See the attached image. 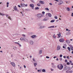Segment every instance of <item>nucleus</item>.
Returning a JSON list of instances; mask_svg holds the SVG:
<instances>
[{
	"label": "nucleus",
	"instance_id": "30",
	"mask_svg": "<svg viewBox=\"0 0 73 73\" xmlns=\"http://www.w3.org/2000/svg\"><path fill=\"white\" fill-rule=\"evenodd\" d=\"M44 9H45V10H47V11H49V9H48V8H45Z\"/></svg>",
	"mask_w": 73,
	"mask_h": 73
},
{
	"label": "nucleus",
	"instance_id": "45",
	"mask_svg": "<svg viewBox=\"0 0 73 73\" xmlns=\"http://www.w3.org/2000/svg\"><path fill=\"white\" fill-rule=\"evenodd\" d=\"M41 70H37V72H41Z\"/></svg>",
	"mask_w": 73,
	"mask_h": 73
},
{
	"label": "nucleus",
	"instance_id": "44",
	"mask_svg": "<svg viewBox=\"0 0 73 73\" xmlns=\"http://www.w3.org/2000/svg\"><path fill=\"white\" fill-rule=\"evenodd\" d=\"M65 62H68V60H65Z\"/></svg>",
	"mask_w": 73,
	"mask_h": 73
},
{
	"label": "nucleus",
	"instance_id": "42",
	"mask_svg": "<svg viewBox=\"0 0 73 73\" xmlns=\"http://www.w3.org/2000/svg\"><path fill=\"white\" fill-rule=\"evenodd\" d=\"M42 13L43 14V15H44V14H45V12L44 11H42Z\"/></svg>",
	"mask_w": 73,
	"mask_h": 73
},
{
	"label": "nucleus",
	"instance_id": "60",
	"mask_svg": "<svg viewBox=\"0 0 73 73\" xmlns=\"http://www.w3.org/2000/svg\"><path fill=\"white\" fill-rule=\"evenodd\" d=\"M63 58H66V56H63Z\"/></svg>",
	"mask_w": 73,
	"mask_h": 73
},
{
	"label": "nucleus",
	"instance_id": "55",
	"mask_svg": "<svg viewBox=\"0 0 73 73\" xmlns=\"http://www.w3.org/2000/svg\"><path fill=\"white\" fill-rule=\"evenodd\" d=\"M19 68L20 69H21V66H19Z\"/></svg>",
	"mask_w": 73,
	"mask_h": 73
},
{
	"label": "nucleus",
	"instance_id": "25",
	"mask_svg": "<svg viewBox=\"0 0 73 73\" xmlns=\"http://www.w3.org/2000/svg\"><path fill=\"white\" fill-rule=\"evenodd\" d=\"M42 71V72H45L46 71H45V69H43Z\"/></svg>",
	"mask_w": 73,
	"mask_h": 73
},
{
	"label": "nucleus",
	"instance_id": "3",
	"mask_svg": "<svg viewBox=\"0 0 73 73\" xmlns=\"http://www.w3.org/2000/svg\"><path fill=\"white\" fill-rule=\"evenodd\" d=\"M37 16L39 18H41L42 17V15L41 14H38L37 15Z\"/></svg>",
	"mask_w": 73,
	"mask_h": 73
},
{
	"label": "nucleus",
	"instance_id": "41",
	"mask_svg": "<svg viewBox=\"0 0 73 73\" xmlns=\"http://www.w3.org/2000/svg\"><path fill=\"white\" fill-rule=\"evenodd\" d=\"M60 57H62V54H60Z\"/></svg>",
	"mask_w": 73,
	"mask_h": 73
},
{
	"label": "nucleus",
	"instance_id": "2",
	"mask_svg": "<svg viewBox=\"0 0 73 73\" xmlns=\"http://www.w3.org/2000/svg\"><path fill=\"white\" fill-rule=\"evenodd\" d=\"M20 5L22 7H27L28 5H27V4H25L24 3H21Z\"/></svg>",
	"mask_w": 73,
	"mask_h": 73
},
{
	"label": "nucleus",
	"instance_id": "29",
	"mask_svg": "<svg viewBox=\"0 0 73 73\" xmlns=\"http://www.w3.org/2000/svg\"><path fill=\"white\" fill-rule=\"evenodd\" d=\"M24 41H26V42H27V41H28V40L27 39H25V38L24 39Z\"/></svg>",
	"mask_w": 73,
	"mask_h": 73
},
{
	"label": "nucleus",
	"instance_id": "50",
	"mask_svg": "<svg viewBox=\"0 0 73 73\" xmlns=\"http://www.w3.org/2000/svg\"><path fill=\"white\" fill-rule=\"evenodd\" d=\"M51 28H54V26H51Z\"/></svg>",
	"mask_w": 73,
	"mask_h": 73
},
{
	"label": "nucleus",
	"instance_id": "64",
	"mask_svg": "<svg viewBox=\"0 0 73 73\" xmlns=\"http://www.w3.org/2000/svg\"><path fill=\"white\" fill-rule=\"evenodd\" d=\"M63 48H65V46H63Z\"/></svg>",
	"mask_w": 73,
	"mask_h": 73
},
{
	"label": "nucleus",
	"instance_id": "34",
	"mask_svg": "<svg viewBox=\"0 0 73 73\" xmlns=\"http://www.w3.org/2000/svg\"><path fill=\"white\" fill-rule=\"evenodd\" d=\"M33 61H34V62H35V61H36V60H35V58H33Z\"/></svg>",
	"mask_w": 73,
	"mask_h": 73
},
{
	"label": "nucleus",
	"instance_id": "9",
	"mask_svg": "<svg viewBox=\"0 0 73 73\" xmlns=\"http://www.w3.org/2000/svg\"><path fill=\"white\" fill-rule=\"evenodd\" d=\"M11 64H12L13 66L14 67H15V63L14 62H11Z\"/></svg>",
	"mask_w": 73,
	"mask_h": 73
},
{
	"label": "nucleus",
	"instance_id": "62",
	"mask_svg": "<svg viewBox=\"0 0 73 73\" xmlns=\"http://www.w3.org/2000/svg\"><path fill=\"white\" fill-rule=\"evenodd\" d=\"M19 43L17 42H15V44H18V43Z\"/></svg>",
	"mask_w": 73,
	"mask_h": 73
},
{
	"label": "nucleus",
	"instance_id": "17",
	"mask_svg": "<svg viewBox=\"0 0 73 73\" xmlns=\"http://www.w3.org/2000/svg\"><path fill=\"white\" fill-rule=\"evenodd\" d=\"M63 3V1H60V3H58V5H60L61 4H62Z\"/></svg>",
	"mask_w": 73,
	"mask_h": 73
},
{
	"label": "nucleus",
	"instance_id": "16",
	"mask_svg": "<svg viewBox=\"0 0 73 73\" xmlns=\"http://www.w3.org/2000/svg\"><path fill=\"white\" fill-rule=\"evenodd\" d=\"M30 44L31 45H33V42L32 40H30Z\"/></svg>",
	"mask_w": 73,
	"mask_h": 73
},
{
	"label": "nucleus",
	"instance_id": "27",
	"mask_svg": "<svg viewBox=\"0 0 73 73\" xmlns=\"http://www.w3.org/2000/svg\"><path fill=\"white\" fill-rule=\"evenodd\" d=\"M70 48H71V50H73V46H72L70 47Z\"/></svg>",
	"mask_w": 73,
	"mask_h": 73
},
{
	"label": "nucleus",
	"instance_id": "51",
	"mask_svg": "<svg viewBox=\"0 0 73 73\" xmlns=\"http://www.w3.org/2000/svg\"><path fill=\"white\" fill-rule=\"evenodd\" d=\"M71 16L73 17V13H72L71 14Z\"/></svg>",
	"mask_w": 73,
	"mask_h": 73
},
{
	"label": "nucleus",
	"instance_id": "35",
	"mask_svg": "<svg viewBox=\"0 0 73 73\" xmlns=\"http://www.w3.org/2000/svg\"><path fill=\"white\" fill-rule=\"evenodd\" d=\"M18 45H19V46L20 47H21V45L19 43H18Z\"/></svg>",
	"mask_w": 73,
	"mask_h": 73
},
{
	"label": "nucleus",
	"instance_id": "1",
	"mask_svg": "<svg viewBox=\"0 0 73 73\" xmlns=\"http://www.w3.org/2000/svg\"><path fill=\"white\" fill-rule=\"evenodd\" d=\"M68 69H69L68 70ZM64 70H68L67 71H66V72H68V70H71V68H70V67H67L66 66L65 67V68L64 69Z\"/></svg>",
	"mask_w": 73,
	"mask_h": 73
},
{
	"label": "nucleus",
	"instance_id": "48",
	"mask_svg": "<svg viewBox=\"0 0 73 73\" xmlns=\"http://www.w3.org/2000/svg\"><path fill=\"white\" fill-rule=\"evenodd\" d=\"M59 60L60 61H62V58H60Z\"/></svg>",
	"mask_w": 73,
	"mask_h": 73
},
{
	"label": "nucleus",
	"instance_id": "24",
	"mask_svg": "<svg viewBox=\"0 0 73 73\" xmlns=\"http://www.w3.org/2000/svg\"><path fill=\"white\" fill-rule=\"evenodd\" d=\"M39 9V8L38 7H37L35 8V10H37V9Z\"/></svg>",
	"mask_w": 73,
	"mask_h": 73
},
{
	"label": "nucleus",
	"instance_id": "54",
	"mask_svg": "<svg viewBox=\"0 0 73 73\" xmlns=\"http://www.w3.org/2000/svg\"><path fill=\"white\" fill-rule=\"evenodd\" d=\"M27 11H30V9H27Z\"/></svg>",
	"mask_w": 73,
	"mask_h": 73
},
{
	"label": "nucleus",
	"instance_id": "52",
	"mask_svg": "<svg viewBox=\"0 0 73 73\" xmlns=\"http://www.w3.org/2000/svg\"><path fill=\"white\" fill-rule=\"evenodd\" d=\"M66 57H67V58H68V59H69V58H69V56H67Z\"/></svg>",
	"mask_w": 73,
	"mask_h": 73
},
{
	"label": "nucleus",
	"instance_id": "23",
	"mask_svg": "<svg viewBox=\"0 0 73 73\" xmlns=\"http://www.w3.org/2000/svg\"><path fill=\"white\" fill-rule=\"evenodd\" d=\"M55 21L54 20H52L51 21H50V23H54V21Z\"/></svg>",
	"mask_w": 73,
	"mask_h": 73
},
{
	"label": "nucleus",
	"instance_id": "46",
	"mask_svg": "<svg viewBox=\"0 0 73 73\" xmlns=\"http://www.w3.org/2000/svg\"><path fill=\"white\" fill-rule=\"evenodd\" d=\"M46 58H49V57L46 56Z\"/></svg>",
	"mask_w": 73,
	"mask_h": 73
},
{
	"label": "nucleus",
	"instance_id": "8",
	"mask_svg": "<svg viewBox=\"0 0 73 73\" xmlns=\"http://www.w3.org/2000/svg\"><path fill=\"white\" fill-rule=\"evenodd\" d=\"M31 38H35V37H36L37 36L35 35H32L31 36Z\"/></svg>",
	"mask_w": 73,
	"mask_h": 73
},
{
	"label": "nucleus",
	"instance_id": "43",
	"mask_svg": "<svg viewBox=\"0 0 73 73\" xmlns=\"http://www.w3.org/2000/svg\"><path fill=\"white\" fill-rule=\"evenodd\" d=\"M49 5H52V3H50L49 4Z\"/></svg>",
	"mask_w": 73,
	"mask_h": 73
},
{
	"label": "nucleus",
	"instance_id": "18",
	"mask_svg": "<svg viewBox=\"0 0 73 73\" xmlns=\"http://www.w3.org/2000/svg\"><path fill=\"white\" fill-rule=\"evenodd\" d=\"M60 49V46H58L57 47V50H59Z\"/></svg>",
	"mask_w": 73,
	"mask_h": 73
},
{
	"label": "nucleus",
	"instance_id": "20",
	"mask_svg": "<svg viewBox=\"0 0 73 73\" xmlns=\"http://www.w3.org/2000/svg\"><path fill=\"white\" fill-rule=\"evenodd\" d=\"M66 9L67 11H70V9L69 7H66Z\"/></svg>",
	"mask_w": 73,
	"mask_h": 73
},
{
	"label": "nucleus",
	"instance_id": "21",
	"mask_svg": "<svg viewBox=\"0 0 73 73\" xmlns=\"http://www.w3.org/2000/svg\"><path fill=\"white\" fill-rule=\"evenodd\" d=\"M34 66L35 67L36 66V65H37V63H34Z\"/></svg>",
	"mask_w": 73,
	"mask_h": 73
},
{
	"label": "nucleus",
	"instance_id": "56",
	"mask_svg": "<svg viewBox=\"0 0 73 73\" xmlns=\"http://www.w3.org/2000/svg\"><path fill=\"white\" fill-rule=\"evenodd\" d=\"M50 69H51V71H53V70H54L52 69V68H51Z\"/></svg>",
	"mask_w": 73,
	"mask_h": 73
},
{
	"label": "nucleus",
	"instance_id": "15",
	"mask_svg": "<svg viewBox=\"0 0 73 73\" xmlns=\"http://www.w3.org/2000/svg\"><path fill=\"white\" fill-rule=\"evenodd\" d=\"M14 9L15 11H17L18 12H19V10H18L17 7H16V6L14 7Z\"/></svg>",
	"mask_w": 73,
	"mask_h": 73
},
{
	"label": "nucleus",
	"instance_id": "4",
	"mask_svg": "<svg viewBox=\"0 0 73 73\" xmlns=\"http://www.w3.org/2000/svg\"><path fill=\"white\" fill-rule=\"evenodd\" d=\"M29 6L30 7H31L32 9H34V7H35V5L33 4H30L29 5Z\"/></svg>",
	"mask_w": 73,
	"mask_h": 73
},
{
	"label": "nucleus",
	"instance_id": "5",
	"mask_svg": "<svg viewBox=\"0 0 73 73\" xmlns=\"http://www.w3.org/2000/svg\"><path fill=\"white\" fill-rule=\"evenodd\" d=\"M49 16V17H51L52 16V14L50 13H47L46 15V16L47 17V16Z\"/></svg>",
	"mask_w": 73,
	"mask_h": 73
},
{
	"label": "nucleus",
	"instance_id": "13",
	"mask_svg": "<svg viewBox=\"0 0 73 73\" xmlns=\"http://www.w3.org/2000/svg\"><path fill=\"white\" fill-rule=\"evenodd\" d=\"M44 28H45V26H42L40 27L39 28L40 29H42Z\"/></svg>",
	"mask_w": 73,
	"mask_h": 73
},
{
	"label": "nucleus",
	"instance_id": "22",
	"mask_svg": "<svg viewBox=\"0 0 73 73\" xmlns=\"http://www.w3.org/2000/svg\"><path fill=\"white\" fill-rule=\"evenodd\" d=\"M67 49H68V50H69V51H70V47H67Z\"/></svg>",
	"mask_w": 73,
	"mask_h": 73
},
{
	"label": "nucleus",
	"instance_id": "49",
	"mask_svg": "<svg viewBox=\"0 0 73 73\" xmlns=\"http://www.w3.org/2000/svg\"><path fill=\"white\" fill-rule=\"evenodd\" d=\"M64 66H67L66 64H64Z\"/></svg>",
	"mask_w": 73,
	"mask_h": 73
},
{
	"label": "nucleus",
	"instance_id": "38",
	"mask_svg": "<svg viewBox=\"0 0 73 73\" xmlns=\"http://www.w3.org/2000/svg\"><path fill=\"white\" fill-rule=\"evenodd\" d=\"M53 38H56V37L54 35H53Z\"/></svg>",
	"mask_w": 73,
	"mask_h": 73
},
{
	"label": "nucleus",
	"instance_id": "47",
	"mask_svg": "<svg viewBox=\"0 0 73 73\" xmlns=\"http://www.w3.org/2000/svg\"><path fill=\"white\" fill-rule=\"evenodd\" d=\"M18 7H19V8H21V6H20V5H18Z\"/></svg>",
	"mask_w": 73,
	"mask_h": 73
},
{
	"label": "nucleus",
	"instance_id": "19",
	"mask_svg": "<svg viewBox=\"0 0 73 73\" xmlns=\"http://www.w3.org/2000/svg\"><path fill=\"white\" fill-rule=\"evenodd\" d=\"M57 35H58L59 38L60 37H61V33H59V34H57Z\"/></svg>",
	"mask_w": 73,
	"mask_h": 73
},
{
	"label": "nucleus",
	"instance_id": "40",
	"mask_svg": "<svg viewBox=\"0 0 73 73\" xmlns=\"http://www.w3.org/2000/svg\"><path fill=\"white\" fill-rule=\"evenodd\" d=\"M22 36H23V37H25V35H22Z\"/></svg>",
	"mask_w": 73,
	"mask_h": 73
},
{
	"label": "nucleus",
	"instance_id": "58",
	"mask_svg": "<svg viewBox=\"0 0 73 73\" xmlns=\"http://www.w3.org/2000/svg\"><path fill=\"white\" fill-rule=\"evenodd\" d=\"M73 71H69V73H72V72Z\"/></svg>",
	"mask_w": 73,
	"mask_h": 73
},
{
	"label": "nucleus",
	"instance_id": "31",
	"mask_svg": "<svg viewBox=\"0 0 73 73\" xmlns=\"http://www.w3.org/2000/svg\"><path fill=\"white\" fill-rule=\"evenodd\" d=\"M42 50H40V51L39 52V53L40 54H41L42 53Z\"/></svg>",
	"mask_w": 73,
	"mask_h": 73
},
{
	"label": "nucleus",
	"instance_id": "14",
	"mask_svg": "<svg viewBox=\"0 0 73 73\" xmlns=\"http://www.w3.org/2000/svg\"><path fill=\"white\" fill-rule=\"evenodd\" d=\"M25 38L24 37H22L20 38V39L21 41H23V40L24 41V39H25Z\"/></svg>",
	"mask_w": 73,
	"mask_h": 73
},
{
	"label": "nucleus",
	"instance_id": "12",
	"mask_svg": "<svg viewBox=\"0 0 73 73\" xmlns=\"http://www.w3.org/2000/svg\"><path fill=\"white\" fill-rule=\"evenodd\" d=\"M66 42L67 44H69L70 42V40H66Z\"/></svg>",
	"mask_w": 73,
	"mask_h": 73
},
{
	"label": "nucleus",
	"instance_id": "53",
	"mask_svg": "<svg viewBox=\"0 0 73 73\" xmlns=\"http://www.w3.org/2000/svg\"><path fill=\"white\" fill-rule=\"evenodd\" d=\"M68 34H69V33H68V32H67L66 33V35H68Z\"/></svg>",
	"mask_w": 73,
	"mask_h": 73
},
{
	"label": "nucleus",
	"instance_id": "61",
	"mask_svg": "<svg viewBox=\"0 0 73 73\" xmlns=\"http://www.w3.org/2000/svg\"><path fill=\"white\" fill-rule=\"evenodd\" d=\"M51 64H52V65H54V63H52Z\"/></svg>",
	"mask_w": 73,
	"mask_h": 73
},
{
	"label": "nucleus",
	"instance_id": "33",
	"mask_svg": "<svg viewBox=\"0 0 73 73\" xmlns=\"http://www.w3.org/2000/svg\"><path fill=\"white\" fill-rule=\"evenodd\" d=\"M54 19H58V18H57V17L56 16H55L54 17Z\"/></svg>",
	"mask_w": 73,
	"mask_h": 73
},
{
	"label": "nucleus",
	"instance_id": "39",
	"mask_svg": "<svg viewBox=\"0 0 73 73\" xmlns=\"http://www.w3.org/2000/svg\"><path fill=\"white\" fill-rule=\"evenodd\" d=\"M42 25V24H41V23H39V25H39V26H41V25Z\"/></svg>",
	"mask_w": 73,
	"mask_h": 73
},
{
	"label": "nucleus",
	"instance_id": "57",
	"mask_svg": "<svg viewBox=\"0 0 73 73\" xmlns=\"http://www.w3.org/2000/svg\"><path fill=\"white\" fill-rule=\"evenodd\" d=\"M0 15H2V16H3V14H2L1 13H0Z\"/></svg>",
	"mask_w": 73,
	"mask_h": 73
},
{
	"label": "nucleus",
	"instance_id": "26",
	"mask_svg": "<svg viewBox=\"0 0 73 73\" xmlns=\"http://www.w3.org/2000/svg\"><path fill=\"white\" fill-rule=\"evenodd\" d=\"M52 66L53 68H56V66L53 65V66Z\"/></svg>",
	"mask_w": 73,
	"mask_h": 73
},
{
	"label": "nucleus",
	"instance_id": "10",
	"mask_svg": "<svg viewBox=\"0 0 73 73\" xmlns=\"http://www.w3.org/2000/svg\"><path fill=\"white\" fill-rule=\"evenodd\" d=\"M63 67L64 66H63V65H61L60 66V67L59 70H62V69H63Z\"/></svg>",
	"mask_w": 73,
	"mask_h": 73
},
{
	"label": "nucleus",
	"instance_id": "6",
	"mask_svg": "<svg viewBox=\"0 0 73 73\" xmlns=\"http://www.w3.org/2000/svg\"><path fill=\"white\" fill-rule=\"evenodd\" d=\"M49 20V18L48 17H45L44 19H43V20L44 21H48Z\"/></svg>",
	"mask_w": 73,
	"mask_h": 73
},
{
	"label": "nucleus",
	"instance_id": "7",
	"mask_svg": "<svg viewBox=\"0 0 73 73\" xmlns=\"http://www.w3.org/2000/svg\"><path fill=\"white\" fill-rule=\"evenodd\" d=\"M59 41H60V42H64V39L63 38H62L61 39H60Z\"/></svg>",
	"mask_w": 73,
	"mask_h": 73
},
{
	"label": "nucleus",
	"instance_id": "28",
	"mask_svg": "<svg viewBox=\"0 0 73 73\" xmlns=\"http://www.w3.org/2000/svg\"><path fill=\"white\" fill-rule=\"evenodd\" d=\"M57 68L58 69L60 70V65H58L57 66Z\"/></svg>",
	"mask_w": 73,
	"mask_h": 73
},
{
	"label": "nucleus",
	"instance_id": "59",
	"mask_svg": "<svg viewBox=\"0 0 73 73\" xmlns=\"http://www.w3.org/2000/svg\"><path fill=\"white\" fill-rule=\"evenodd\" d=\"M24 68H26V66L25 65H24Z\"/></svg>",
	"mask_w": 73,
	"mask_h": 73
},
{
	"label": "nucleus",
	"instance_id": "63",
	"mask_svg": "<svg viewBox=\"0 0 73 73\" xmlns=\"http://www.w3.org/2000/svg\"><path fill=\"white\" fill-rule=\"evenodd\" d=\"M56 61H58V58H57V59H56Z\"/></svg>",
	"mask_w": 73,
	"mask_h": 73
},
{
	"label": "nucleus",
	"instance_id": "37",
	"mask_svg": "<svg viewBox=\"0 0 73 73\" xmlns=\"http://www.w3.org/2000/svg\"><path fill=\"white\" fill-rule=\"evenodd\" d=\"M67 65H70V63H69V62H67Z\"/></svg>",
	"mask_w": 73,
	"mask_h": 73
},
{
	"label": "nucleus",
	"instance_id": "11",
	"mask_svg": "<svg viewBox=\"0 0 73 73\" xmlns=\"http://www.w3.org/2000/svg\"><path fill=\"white\" fill-rule=\"evenodd\" d=\"M39 3H40V4H44V1H39Z\"/></svg>",
	"mask_w": 73,
	"mask_h": 73
},
{
	"label": "nucleus",
	"instance_id": "32",
	"mask_svg": "<svg viewBox=\"0 0 73 73\" xmlns=\"http://www.w3.org/2000/svg\"><path fill=\"white\" fill-rule=\"evenodd\" d=\"M8 4H9V3L7 2V7H8Z\"/></svg>",
	"mask_w": 73,
	"mask_h": 73
},
{
	"label": "nucleus",
	"instance_id": "36",
	"mask_svg": "<svg viewBox=\"0 0 73 73\" xmlns=\"http://www.w3.org/2000/svg\"><path fill=\"white\" fill-rule=\"evenodd\" d=\"M37 5H38V6H40V3H38L37 4Z\"/></svg>",
	"mask_w": 73,
	"mask_h": 73
}]
</instances>
